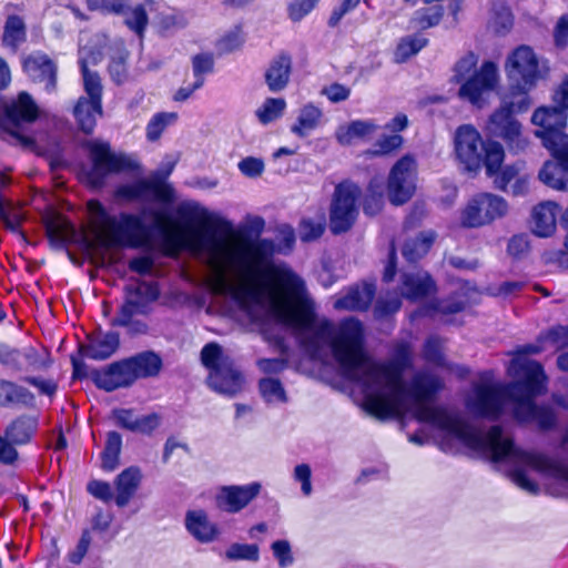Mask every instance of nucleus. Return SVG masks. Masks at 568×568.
I'll return each instance as SVG.
<instances>
[{
    "label": "nucleus",
    "instance_id": "1",
    "mask_svg": "<svg viewBox=\"0 0 568 568\" xmlns=\"http://www.w3.org/2000/svg\"><path fill=\"white\" fill-rule=\"evenodd\" d=\"M187 221L195 227L194 234L199 239H206L215 242L216 239H230L234 242L232 250H223L226 262L236 267L243 278L251 286L232 287L223 274L215 276L210 288L216 295L230 294L237 303L256 298L262 293L268 294V280L263 272L274 266L267 263L265 268L262 264L267 262L273 253V243L270 240L253 241L248 233L242 230H234L232 223L225 219L213 216L203 211L199 215L189 216Z\"/></svg>",
    "mask_w": 568,
    "mask_h": 568
},
{
    "label": "nucleus",
    "instance_id": "2",
    "mask_svg": "<svg viewBox=\"0 0 568 568\" xmlns=\"http://www.w3.org/2000/svg\"><path fill=\"white\" fill-rule=\"evenodd\" d=\"M263 275L268 280L272 316L295 332L301 348L311 358H318L325 346L331 348L337 327L328 318L318 321L315 303L295 272L272 266Z\"/></svg>",
    "mask_w": 568,
    "mask_h": 568
},
{
    "label": "nucleus",
    "instance_id": "3",
    "mask_svg": "<svg viewBox=\"0 0 568 568\" xmlns=\"http://www.w3.org/2000/svg\"><path fill=\"white\" fill-rule=\"evenodd\" d=\"M87 210L91 231L99 246L138 248L148 244L150 227L141 216L128 212H121L119 217L112 215L98 199L89 200Z\"/></svg>",
    "mask_w": 568,
    "mask_h": 568
},
{
    "label": "nucleus",
    "instance_id": "4",
    "mask_svg": "<svg viewBox=\"0 0 568 568\" xmlns=\"http://www.w3.org/2000/svg\"><path fill=\"white\" fill-rule=\"evenodd\" d=\"M535 85L508 81V91L500 105L489 115L485 130L490 138L501 139L513 153L524 151L528 140L523 134V125L516 119L531 105L529 92Z\"/></svg>",
    "mask_w": 568,
    "mask_h": 568
},
{
    "label": "nucleus",
    "instance_id": "5",
    "mask_svg": "<svg viewBox=\"0 0 568 568\" xmlns=\"http://www.w3.org/2000/svg\"><path fill=\"white\" fill-rule=\"evenodd\" d=\"M477 63L478 57L475 52L465 53L455 62L449 82L459 84L457 95L462 101L481 109L497 88L499 74L494 61L486 60L478 69Z\"/></svg>",
    "mask_w": 568,
    "mask_h": 568
},
{
    "label": "nucleus",
    "instance_id": "6",
    "mask_svg": "<svg viewBox=\"0 0 568 568\" xmlns=\"http://www.w3.org/2000/svg\"><path fill=\"white\" fill-rule=\"evenodd\" d=\"M503 433V426L493 425L485 435H481L479 430L467 423L459 440L473 450L484 454L489 453V458L493 463L509 459L542 473L547 455L517 447L515 440L510 437H504Z\"/></svg>",
    "mask_w": 568,
    "mask_h": 568
},
{
    "label": "nucleus",
    "instance_id": "7",
    "mask_svg": "<svg viewBox=\"0 0 568 568\" xmlns=\"http://www.w3.org/2000/svg\"><path fill=\"white\" fill-rule=\"evenodd\" d=\"M331 352L345 375L361 379L369 386V367L374 359L365 349L363 325L358 320L349 318L341 323L333 337Z\"/></svg>",
    "mask_w": 568,
    "mask_h": 568
},
{
    "label": "nucleus",
    "instance_id": "8",
    "mask_svg": "<svg viewBox=\"0 0 568 568\" xmlns=\"http://www.w3.org/2000/svg\"><path fill=\"white\" fill-rule=\"evenodd\" d=\"M454 152L465 171L477 173L485 168L487 176H493L505 159L503 145L497 141H485L473 124L456 129Z\"/></svg>",
    "mask_w": 568,
    "mask_h": 568
},
{
    "label": "nucleus",
    "instance_id": "9",
    "mask_svg": "<svg viewBox=\"0 0 568 568\" xmlns=\"http://www.w3.org/2000/svg\"><path fill=\"white\" fill-rule=\"evenodd\" d=\"M201 362L210 373L209 386L216 393L235 396L243 389L244 376L234 361L223 354V348L215 342L207 343L201 351Z\"/></svg>",
    "mask_w": 568,
    "mask_h": 568
},
{
    "label": "nucleus",
    "instance_id": "10",
    "mask_svg": "<svg viewBox=\"0 0 568 568\" xmlns=\"http://www.w3.org/2000/svg\"><path fill=\"white\" fill-rule=\"evenodd\" d=\"M84 91L89 98L81 97L73 109L79 129L84 134H92L97 125V115H102L103 87L97 71H91L84 60L80 63Z\"/></svg>",
    "mask_w": 568,
    "mask_h": 568
},
{
    "label": "nucleus",
    "instance_id": "11",
    "mask_svg": "<svg viewBox=\"0 0 568 568\" xmlns=\"http://www.w3.org/2000/svg\"><path fill=\"white\" fill-rule=\"evenodd\" d=\"M362 195L361 187L344 181L335 186L329 205V231L334 235L348 232L358 215L357 202Z\"/></svg>",
    "mask_w": 568,
    "mask_h": 568
},
{
    "label": "nucleus",
    "instance_id": "12",
    "mask_svg": "<svg viewBox=\"0 0 568 568\" xmlns=\"http://www.w3.org/2000/svg\"><path fill=\"white\" fill-rule=\"evenodd\" d=\"M509 371L516 377V381L509 384L510 397L514 402L516 398L535 400L537 396L547 392L548 377L542 364L538 361L513 358Z\"/></svg>",
    "mask_w": 568,
    "mask_h": 568
},
{
    "label": "nucleus",
    "instance_id": "13",
    "mask_svg": "<svg viewBox=\"0 0 568 568\" xmlns=\"http://www.w3.org/2000/svg\"><path fill=\"white\" fill-rule=\"evenodd\" d=\"M82 146L88 151L91 161V168L85 175L88 184L92 187H102L110 174L130 169L128 159L113 153L108 142L85 141Z\"/></svg>",
    "mask_w": 568,
    "mask_h": 568
},
{
    "label": "nucleus",
    "instance_id": "14",
    "mask_svg": "<svg viewBox=\"0 0 568 568\" xmlns=\"http://www.w3.org/2000/svg\"><path fill=\"white\" fill-rule=\"evenodd\" d=\"M509 211L508 202L494 193L481 192L468 200L460 212V224L466 229H480L504 219Z\"/></svg>",
    "mask_w": 568,
    "mask_h": 568
},
{
    "label": "nucleus",
    "instance_id": "15",
    "mask_svg": "<svg viewBox=\"0 0 568 568\" xmlns=\"http://www.w3.org/2000/svg\"><path fill=\"white\" fill-rule=\"evenodd\" d=\"M417 162L412 154L400 156L393 164L384 184L392 205L402 206L412 200L417 189Z\"/></svg>",
    "mask_w": 568,
    "mask_h": 568
},
{
    "label": "nucleus",
    "instance_id": "16",
    "mask_svg": "<svg viewBox=\"0 0 568 568\" xmlns=\"http://www.w3.org/2000/svg\"><path fill=\"white\" fill-rule=\"evenodd\" d=\"M548 67L541 62L534 51L527 44H520L515 48L505 61V72L508 81L537 85L548 74Z\"/></svg>",
    "mask_w": 568,
    "mask_h": 568
},
{
    "label": "nucleus",
    "instance_id": "17",
    "mask_svg": "<svg viewBox=\"0 0 568 568\" xmlns=\"http://www.w3.org/2000/svg\"><path fill=\"white\" fill-rule=\"evenodd\" d=\"M507 393L499 384L479 383L474 387L473 397L466 402L467 409L477 418L498 420L505 407Z\"/></svg>",
    "mask_w": 568,
    "mask_h": 568
},
{
    "label": "nucleus",
    "instance_id": "18",
    "mask_svg": "<svg viewBox=\"0 0 568 568\" xmlns=\"http://www.w3.org/2000/svg\"><path fill=\"white\" fill-rule=\"evenodd\" d=\"M385 385L389 390L388 393L382 390L365 393L362 404L368 415L379 420L400 417L405 410L404 393L406 383H402L399 387H393L386 382Z\"/></svg>",
    "mask_w": 568,
    "mask_h": 568
},
{
    "label": "nucleus",
    "instance_id": "19",
    "mask_svg": "<svg viewBox=\"0 0 568 568\" xmlns=\"http://www.w3.org/2000/svg\"><path fill=\"white\" fill-rule=\"evenodd\" d=\"M0 364L16 373L22 372L24 368L45 371L52 366L53 359L47 348H44V356L42 357L32 345L16 348L7 344H0Z\"/></svg>",
    "mask_w": 568,
    "mask_h": 568
},
{
    "label": "nucleus",
    "instance_id": "20",
    "mask_svg": "<svg viewBox=\"0 0 568 568\" xmlns=\"http://www.w3.org/2000/svg\"><path fill=\"white\" fill-rule=\"evenodd\" d=\"M396 357L392 361L379 363L374 361L369 367L371 384L378 385L382 382L389 383L393 387H399L405 383L404 371L412 365L409 345L402 343L396 347Z\"/></svg>",
    "mask_w": 568,
    "mask_h": 568
},
{
    "label": "nucleus",
    "instance_id": "21",
    "mask_svg": "<svg viewBox=\"0 0 568 568\" xmlns=\"http://www.w3.org/2000/svg\"><path fill=\"white\" fill-rule=\"evenodd\" d=\"M90 381L98 389L105 393L130 388L135 384L126 357L114 361L102 367L92 368Z\"/></svg>",
    "mask_w": 568,
    "mask_h": 568
},
{
    "label": "nucleus",
    "instance_id": "22",
    "mask_svg": "<svg viewBox=\"0 0 568 568\" xmlns=\"http://www.w3.org/2000/svg\"><path fill=\"white\" fill-rule=\"evenodd\" d=\"M428 403L429 402L414 403V418L419 423L433 424L459 439L466 428L467 422L458 415L448 413L443 407L430 406Z\"/></svg>",
    "mask_w": 568,
    "mask_h": 568
},
{
    "label": "nucleus",
    "instance_id": "23",
    "mask_svg": "<svg viewBox=\"0 0 568 568\" xmlns=\"http://www.w3.org/2000/svg\"><path fill=\"white\" fill-rule=\"evenodd\" d=\"M567 119V110L558 103L557 105L537 108L531 116V122L538 126L535 132L536 136L544 143L566 134Z\"/></svg>",
    "mask_w": 568,
    "mask_h": 568
},
{
    "label": "nucleus",
    "instance_id": "24",
    "mask_svg": "<svg viewBox=\"0 0 568 568\" xmlns=\"http://www.w3.org/2000/svg\"><path fill=\"white\" fill-rule=\"evenodd\" d=\"M515 419L520 424L536 423L544 432L554 429L557 426V415L547 405H538L531 398H516L513 409Z\"/></svg>",
    "mask_w": 568,
    "mask_h": 568
},
{
    "label": "nucleus",
    "instance_id": "25",
    "mask_svg": "<svg viewBox=\"0 0 568 568\" xmlns=\"http://www.w3.org/2000/svg\"><path fill=\"white\" fill-rule=\"evenodd\" d=\"M22 70L34 83H43L48 92L57 87V63L44 52H34L22 59Z\"/></svg>",
    "mask_w": 568,
    "mask_h": 568
},
{
    "label": "nucleus",
    "instance_id": "26",
    "mask_svg": "<svg viewBox=\"0 0 568 568\" xmlns=\"http://www.w3.org/2000/svg\"><path fill=\"white\" fill-rule=\"evenodd\" d=\"M261 488L262 486L257 481L243 486H224L216 496V506L223 511L236 514L258 496Z\"/></svg>",
    "mask_w": 568,
    "mask_h": 568
},
{
    "label": "nucleus",
    "instance_id": "27",
    "mask_svg": "<svg viewBox=\"0 0 568 568\" xmlns=\"http://www.w3.org/2000/svg\"><path fill=\"white\" fill-rule=\"evenodd\" d=\"M120 334L115 331L91 333L87 335V343L79 344L78 352L81 357L93 361H106L120 347Z\"/></svg>",
    "mask_w": 568,
    "mask_h": 568
},
{
    "label": "nucleus",
    "instance_id": "28",
    "mask_svg": "<svg viewBox=\"0 0 568 568\" xmlns=\"http://www.w3.org/2000/svg\"><path fill=\"white\" fill-rule=\"evenodd\" d=\"M444 388L443 379L429 372L420 371L415 373L404 393V399L409 397L413 403L433 402L437 394Z\"/></svg>",
    "mask_w": 568,
    "mask_h": 568
},
{
    "label": "nucleus",
    "instance_id": "29",
    "mask_svg": "<svg viewBox=\"0 0 568 568\" xmlns=\"http://www.w3.org/2000/svg\"><path fill=\"white\" fill-rule=\"evenodd\" d=\"M293 59L290 52L281 51L271 61L264 72V80L271 92H281L290 83Z\"/></svg>",
    "mask_w": 568,
    "mask_h": 568
},
{
    "label": "nucleus",
    "instance_id": "30",
    "mask_svg": "<svg viewBox=\"0 0 568 568\" xmlns=\"http://www.w3.org/2000/svg\"><path fill=\"white\" fill-rule=\"evenodd\" d=\"M154 227L162 236L163 252L166 256H174L182 247L179 224L173 215L166 211L152 213Z\"/></svg>",
    "mask_w": 568,
    "mask_h": 568
},
{
    "label": "nucleus",
    "instance_id": "31",
    "mask_svg": "<svg viewBox=\"0 0 568 568\" xmlns=\"http://www.w3.org/2000/svg\"><path fill=\"white\" fill-rule=\"evenodd\" d=\"M458 283V290L432 304L436 313L454 315L464 312L470 305V294L477 293V287L467 280H459Z\"/></svg>",
    "mask_w": 568,
    "mask_h": 568
},
{
    "label": "nucleus",
    "instance_id": "32",
    "mask_svg": "<svg viewBox=\"0 0 568 568\" xmlns=\"http://www.w3.org/2000/svg\"><path fill=\"white\" fill-rule=\"evenodd\" d=\"M376 294L374 283H364L363 286L356 284L351 286L347 292L335 300V310H345L354 312H365L369 308Z\"/></svg>",
    "mask_w": 568,
    "mask_h": 568
},
{
    "label": "nucleus",
    "instance_id": "33",
    "mask_svg": "<svg viewBox=\"0 0 568 568\" xmlns=\"http://www.w3.org/2000/svg\"><path fill=\"white\" fill-rule=\"evenodd\" d=\"M135 383L139 379L155 378L163 369L161 355L152 349L142 351L126 357Z\"/></svg>",
    "mask_w": 568,
    "mask_h": 568
},
{
    "label": "nucleus",
    "instance_id": "34",
    "mask_svg": "<svg viewBox=\"0 0 568 568\" xmlns=\"http://www.w3.org/2000/svg\"><path fill=\"white\" fill-rule=\"evenodd\" d=\"M436 282L427 272L424 274L404 273L400 281V294L404 298L416 302L436 293Z\"/></svg>",
    "mask_w": 568,
    "mask_h": 568
},
{
    "label": "nucleus",
    "instance_id": "35",
    "mask_svg": "<svg viewBox=\"0 0 568 568\" xmlns=\"http://www.w3.org/2000/svg\"><path fill=\"white\" fill-rule=\"evenodd\" d=\"M559 213H561V207L556 202L547 201L536 205L531 214L534 234L539 237L551 236L556 232Z\"/></svg>",
    "mask_w": 568,
    "mask_h": 568
},
{
    "label": "nucleus",
    "instance_id": "36",
    "mask_svg": "<svg viewBox=\"0 0 568 568\" xmlns=\"http://www.w3.org/2000/svg\"><path fill=\"white\" fill-rule=\"evenodd\" d=\"M519 166L517 163L503 166L501 164L493 174L494 185L501 192H507L509 184L511 185V194L514 196L526 195L529 191V179L527 175L519 174Z\"/></svg>",
    "mask_w": 568,
    "mask_h": 568
},
{
    "label": "nucleus",
    "instance_id": "37",
    "mask_svg": "<svg viewBox=\"0 0 568 568\" xmlns=\"http://www.w3.org/2000/svg\"><path fill=\"white\" fill-rule=\"evenodd\" d=\"M39 113V106L27 91H21L4 110L6 119L14 126L34 122Z\"/></svg>",
    "mask_w": 568,
    "mask_h": 568
},
{
    "label": "nucleus",
    "instance_id": "38",
    "mask_svg": "<svg viewBox=\"0 0 568 568\" xmlns=\"http://www.w3.org/2000/svg\"><path fill=\"white\" fill-rule=\"evenodd\" d=\"M185 527L194 539L203 544L215 540L220 534L216 524L210 521L207 514L203 509L187 510Z\"/></svg>",
    "mask_w": 568,
    "mask_h": 568
},
{
    "label": "nucleus",
    "instance_id": "39",
    "mask_svg": "<svg viewBox=\"0 0 568 568\" xmlns=\"http://www.w3.org/2000/svg\"><path fill=\"white\" fill-rule=\"evenodd\" d=\"M38 418L27 414L17 416L4 430L6 440L14 447L31 442L38 429Z\"/></svg>",
    "mask_w": 568,
    "mask_h": 568
},
{
    "label": "nucleus",
    "instance_id": "40",
    "mask_svg": "<svg viewBox=\"0 0 568 568\" xmlns=\"http://www.w3.org/2000/svg\"><path fill=\"white\" fill-rule=\"evenodd\" d=\"M36 396L16 382L0 378V407H32Z\"/></svg>",
    "mask_w": 568,
    "mask_h": 568
},
{
    "label": "nucleus",
    "instance_id": "41",
    "mask_svg": "<svg viewBox=\"0 0 568 568\" xmlns=\"http://www.w3.org/2000/svg\"><path fill=\"white\" fill-rule=\"evenodd\" d=\"M173 165L165 172L156 173L151 179H143L145 200H154L163 204H170L174 201L175 191L173 186L165 182L171 174Z\"/></svg>",
    "mask_w": 568,
    "mask_h": 568
},
{
    "label": "nucleus",
    "instance_id": "42",
    "mask_svg": "<svg viewBox=\"0 0 568 568\" xmlns=\"http://www.w3.org/2000/svg\"><path fill=\"white\" fill-rule=\"evenodd\" d=\"M141 481V473L138 467H129L122 470L114 480L115 504L118 507H125L136 493Z\"/></svg>",
    "mask_w": 568,
    "mask_h": 568
},
{
    "label": "nucleus",
    "instance_id": "43",
    "mask_svg": "<svg viewBox=\"0 0 568 568\" xmlns=\"http://www.w3.org/2000/svg\"><path fill=\"white\" fill-rule=\"evenodd\" d=\"M436 240L433 231L419 232L415 237L405 241L402 253L409 263H417L428 254Z\"/></svg>",
    "mask_w": 568,
    "mask_h": 568
},
{
    "label": "nucleus",
    "instance_id": "44",
    "mask_svg": "<svg viewBox=\"0 0 568 568\" xmlns=\"http://www.w3.org/2000/svg\"><path fill=\"white\" fill-rule=\"evenodd\" d=\"M385 191L384 182L379 178L373 176L369 180L362 203L363 212L366 216L373 217L383 211Z\"/></svg>",
    "mask_w": 568,
    "mask_h": 568
},
{
    "label": "nucleus",
    "instance_id": "45",
    "mask_svg": "<svg viewBox=\"0 0 568 568\" xmlns=\"http://www.w3.org/2000/svg\"><path fill=\"white\" fill-rule=\"evenodd\" d=\"M42 223L50 245L54 248L65 247L68 244L65 233L68 230H73L72 224L67 220H62L58 214L45 215L42 219Z\"/></svg>",
    "mask_w": 568,
    "mask_h": 568
},
{
    "label": "nucleus",
    "instance_id": "46",
    "mask_svg": "<svg viewBox=\"0 0 568 568\" xmlns=\"http://www.w3.org/2000/svg\"><path fill=\"white\" fill-rule=\"evenodd\" d=\"M122 449V436L115 430L106 434L104 448L100 454L102 470L110 473L118 468Z\"/></svg>",
    "mask_w": 568,
    "mask_h": 568
},
{
    "label": "nucleus",
    "instance_id": "47",
    "mask_svg": "<svg viewBox=\"0 0 568 568\" xmlns=\"http://www.w3.org/2000/svg\"><path fill=\"white\" fill-rule=\"evenodd\" d=\"M27 40V27L18 14H10L3 27L2 42L6 47L17 51Z\"/></svg>",
    "mask_w": 568,
    "mask_h": 568
},
{
    "label": "nucleus",
    "instance_id": "48",
    "mask_svg": "<svg viewBox=\"0 0 568 568\" xmlns=\"http://www.w3.org/2000/svg\"><path fill=\"white\" fill-rule=\"evenodd\" d=\"M538 178L548 187L565 191L568 184V170H564L552 160H547L539 170Z\"/></svg>",
    "mask_w": 568,
    "mask_h": 568
},
{
    "label": "nucleus",
    "instance_id": "49",
    "mask_svg": "<svg viewBox=\"0 0 568 568\" xmlns=\"http://www.w3.org/2000/svg\"><path fill=\"white\" fill-rule=\"evenodd\" d=\"M429 43V40L419 34L402 37L395 48L394 57L397 63H404L416 55Z\"/></svg>",
    "mask_w": 568,
    "mask_h": 568
},
{
    "label": "nucleus",
    "instance_id": "50",
    "mask_svg": "<svg viewBox=\"0 0 568 568\" xmlns=\"http://www.w3.org/2000/svg\"><path fill=\"white\" fill-rule=\"evenodd\" d=\"M245 41L246 34L243 26L237 23L216 40L215 48L220 55L229 54L242 49Z\"/></svg>",
    "mask_w": 568,
    "mask_h": 568
},
{
    "label": "nucleus",
    "instance_id": "51",
    "mask_svg": "<svg viewBox=\"0 0 568 568\" xmlns=\"http://www.w3.org/2000/svg\"><path fill=\"white\" fill-rule=\"evenodd\" d=\"M179 119L176 112H158L152 115L145 128L146 140L150 142H156L160 140L162 133L173 125Z\"/></svg>",
    "mask_w": 568,
    "mask_h": 568
},
{
    "label": "nucleus",
    "instance_id": "52",
    "mask_svg": "<svg viewBox=\"0 0 568 568\" xmlns=\"http://www.w3.org/2000/svg\"><path fill=\"white\" fill-rule=\"evenodd\" d=\"M322 116L321 110L313 105L307 104L302 110L296 120V123L292 126V132L300 138H304L307 133L314 130Z\"/></svg>",
    "mask_w": 568,
    "mask_h": 568
},
{
    "label": "nucleus",
    "instance_id": "53",
    "mask_svg": "<svg viewBox=\"0 0 568 568\" xmlns=\"http://www.w3.org/2000/svg\"><path fill=\"white\" fill-rule=\"evenodd\" d=\"M376 129L372 121L354 120L348 123L344 132L337 134V140L342 145H349L354 139H364Z\"/></svg>",
    "mask_w": 568,
    "mask_h": 568
},
{
    "label": "nucleus",
    "instance_id": "54",
    "mask_svg": "<svg viewBox=\"0 0 568 568\" xmlns=\"http://www.w3.org/2000/svg\"><path fill=\"white\" fill-rule=\"evenodd\" d=\"M537 341L545 345L550 344L556 352L568 348V325H552L537 335Z\"/></svg>",
    "mask_w": 568,
    "mask_h": 568
},
{
    "label": "nucleus",
    "instance_id": "55",
    "mask_svg": "<svg viewBox=\"0 0 568 568\" xmlns=\"http://www.w3.org/2000/svg\"><path fill=\"white\" fill-rule=\"evenodd\" d=\"M300 240L304 243L313 242L322 237L326 230V220L321 215L317 220L303 217L297 225Z\"/></svg>",
    "mask_w": 568,
    "mask_h": 568
},
{
    "label": "nucleus",
    "instance_id": "56",
    "mask_svg": "<svg viewBox=\"0 0 568 568\" xmlns=\"http://www.w3.org/2000/svg\"><path fill=\"white\" fill-rule=\"evenodd\" d=\"M87 8L91 12L103 16H123L128 13V0H87Z\"/></svg>",
    "mask_w": 568,
    "mask_h": 568
},
{
    "label": "nucleus",
    "instance_id": "57",
    "mask_svg": "<svg viewBox=\"0 0 568 568\" xmlns=\"http://www.w3.org/2000/svg\"><path fill=\"white\" fill-rule=\"evenodd\" d=\"M443 17L444 8L442 6H433L415 11L412 22L420 30H426L438 26Z\"/></svg>",
    "mask_w": 568,
    "mask_h": 568
},
{
    "label": "nucleus",
    "instance_id": "58",
    "mask_svg": "<svg viewBox=\"0 0 568 568\" xmlns=\"http://www.w3.org/2000/svg\"><path fill=\"white\" fill-rule=\"evenodd\" d=\"M286 108L283 98H267L256 111V116L262 124H268L281 118Z\"/></svg>",
    "mask_w": 568,
    "mask_h": 568
},
{
    "label": "nucleus",
    "instance_id": "59",
    "mask_svg": "<svg viewBox=\"0 0 568 568\" xmlns=\"http://www.w3.org/2000/svg\"><path fill=\"white\" fill-rule=\"evenodd\" d=\"M258 389L262 397L271 402L286 403L287 396L282 382L278 378L265 377L258 382Z\"/></svg>",
    "mask_w": 568,
    "mask_h": 568
},
{
    "label": "nucleus",
    "instance_id": "60",
    "mask_svg": "<svg viewBox=\"0 0 568 568\" xmlns=\"http://www.w3.org/2000/svg\"><path fill=\"white\" fill-rule=\"evenodd\" d=\"M141 306L142 303L138 298L125 295L124 302L118 310V315L110 321V325L112 327L129 326Z\"/></svg>",
    "mask_w": 568,
    "mask_h": 568
},
{
    "label": "nucleus",
    "instance_id": "61",
    "mask_svg": "<svg viewBox=\"0 0 568 568\" xmlns=\"http://www.w3.org/2000/svg\"><path fill=\"white\" fill-rule=\"evenodd\" d=\"M542 145L549 151L555 163L568 170V134L548 140Z\"/></svg>",
    "mask_w": 568,
    "mask_h": 568
},
{
    "label": "nucleus",
    "instance_id": "62",
    "mask_svg": "<svg viewBox=\"0 0 568 568\" xmlns=\"http://www.w3.org/2000/svg\"><path fill=\"white\" fill-rule=\"evenodd\" d=\"M130 16L124 20V24L133 31L136 36L143 37L149 24V16L143 4H136L134 8L128 10Z\"/></svg>",
    "mask_w": 568,
    "mask_h": 568
},
{
    "label": "nucleus",
    "instance_id": "63",
    "mask_svg": "<svg viewBox=\"0 0 568 568\" xmlns=\"http://www.w3.org/2000/svg\"><path fill=\"white\" fill-rule=\"evenodd\" d=\"M230 560L257 561L260 559V548L255 544H232L225 552Z\"/></svg>",
    "mask_w": 568,
    "mask_h": 568
},
{
    "label": "nucleus",
    "instance_id": "64",
    "mask_svg": "<svg viewBox=\"0 0 568 568\" xmlns=\"http://www.w3.org/2000/svg\"><path fill=\"white\" fill-rule=\"evenodd\" d=\"M124 293L128 296H135L136 298L145 295L150 302H155L161 296V288L159 282L156 281H142L138 286L125 285Z\"/></svg>",
    "mask_w": 568,
    "mask_h": 568
}]
</instances>
